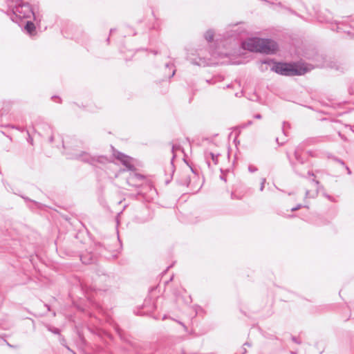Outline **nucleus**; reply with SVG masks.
I'll return each instance as SVG.
<instances>
[{"mask_svg":"<svg viewBox=\"0 0 354 354\" xmlns=\"http://www.w3.org/2000/svg\"><path fill=\"white\" fill-rule=\"evenodd\" d=\"M266 182V180L264 178H262L261 179V187H260V190H263V185Z\"/></svg>","mask_w":354,"mask_h":354,"instance_id":"nucleus-7","label":"nucleus"},{"mask_svg":"<svg viewBox=\"0 0 354 354\" xmlns=\"http://www.w3.org/2000/svg\"><path fill=\"white\" fill-rule=\"evenodd\" d=\"M213 37L212 35H209V32H207V35H206V39L208 40V41H211Z\"/></svg>","mask_w":354,"mask_h":354,"instance_id":"nucleus-6","label":"nucleus"},{"mask_svg":"<svg viewBox=\"0 0 354 354\" xmlns=\"http://www.w3.org/2000/svg\"><path fill=\"white\" fill-rule=\"evenodd\" d=\"M117 158L129 169H131L133 168L131 158L130 157L127 156L124 154H119L117 156Z\"/></svg>","mask_w":354,"mask_h":354,"instance_id":"nucleus-4","label":"nucleus"},{"mask_svg":"<svg viewBox=\"0 0 354 354\" xmlns=\"http://www.w3.org/2000/svg\"><path fill=\"white\" fill-rule=\"evenodd\" d=\"M25 30L31 35H34L36 33V28L35 24L31 21H28L25 26Z\"/></svg>","mask_w":354,"mask_h":354,"instance_id":"nucleus-5","label":"nucleus"},{"mask_svg":"<svg viewBox=\"0 0 354 354\" xmlns=\"http://www.w3.org/2000/svg\"><path fill=\"white\" fill-rule=\"evenodd\" d=\"M262 43L260 44V48L258 49V52L270 54L274 53L278 50L277 44L270 39H260Z\"/></svg>","mask_w":354,"mask_h":354,"instance_id":"nucleus-2","label":"nucleus"},{"mask_svg":"<svg viewBox=\"0 0 354 354\" xmlns=\"http://www.w3.org/2000/svg\"><path fill=\"white\" fill-rule=\"evenodd\" d=\"M273 70L283 75H301L306 73L308 68L304 64L277 63L273 66Z\"/></svg>","mask_w":354,"mask_h":354,"instance_id":"nucleus-1","label":"nucleus"},{"mask_svg":"<svg viewBox=\"0 0 354 354\" xmlns=\"http://www.w3.org/2000/svg\"><path fill=\"white\" fill-rule=\"evenodd\" d=\"M299 207H300V206H298L297 207H293V208H292V211L297 210V209H299Z\"/></svg>","mask_w":354,"mask_h":354,"instance_id":"nucleus-8","label":"nucleus"},{"mask_svg":"<svg viewBox=\"0 0 354 354\" xmlns=\"http://www.w3.org/2000/svg\"><path fill=\"white\" fill-rule=\"evenodd\" d=\"M261 42L263 41L259 38L249 39L243 43V48L250 51L258 52Z\"/></svg>","mask_w":354,"mask_h":354,"instance_id":"nucleus-3","label":"nucleus"}]
</instances>
